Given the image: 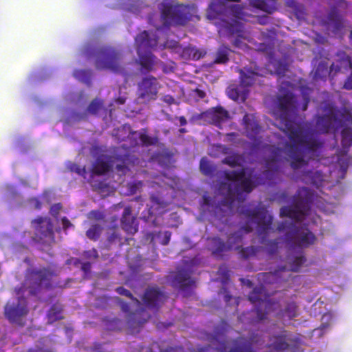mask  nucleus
Returning <instances> with one entry per match:
<instances>
[{"label": "nucleus", "mask_w": 352, "mask_h": 352, "mask_svg": "<svg viewBox=\"0 0 352 352\" xmlns=\"http://www.w3.org/2000/svg\"><path fill=\"white\" fill-rule=\"evenodd\" d=\"M240 90L236 87H230L228 90V96L233 100H238L240 98Z\"/></svg>", "instance_id": "54"}, {"label": "nucleus", "mask_w": 352, "mask_h": 352, "mask_svg": "<svg viewBox=\"0 0 352 352\" xmlns=\"http://www.w3.org/2000/svg\"><path fill=\"white\" fill-rule=\"evenodd\" d=\"M61 222H62V225H63V228L65 230H66L69 228L73 226V224L70 222V221L66 217H64L61 219Z\"/></svg>", "instance_id": "60"}, {"label": "nucleus", "mask_w": 352, "mask_h": 352, "mask_svg": "<svg viewBox=\"0 0 352 352\" xmlns=\"http://www.w3.org/2000/svg\"><path fill=\"white\" fill-rule=\"evenodd\" d=\"M67 168L69 170V171L74 172V173H77L78 175L85 177L87 170H86V168L85 166L80 167L79 165H78L76 163L69 162L67 165Z\"/></svg>", "instance_id": "48"}, {"label": "nucleus", "mask_w": 352, "mask_h": 352, "mask_svg": "<svg viewBox=\"0 0 352 352\" xmlns=\"http://www.w3.org/2000/svg\"><path fill=\"white\" fill-rule=\"evenodd\" d=\"M300 93L303 100V104L301 107V109L302 111H306L307 109L308 104L310 102V94L311 93V89L308 87H301Z\"/></svg>", "instance_id": "46"}, {"label": "nucleus", "mask_w": 352, "mask_h": 352, "mask_svg": "<svg viewBox=\"0 0 352 352\" xmlns=\"http://www.w3.org/2000/svg\"><path fill=\"white\" fill-rule=\"evenodd\" d=\"M245 135L252 140H256L261 131V127L254 114L245 113L243 118Z\"/></svg>", "instance_id": "21"}, {"label": "nucleus", "mask_w": 352, "mask_h": 352, "mask_svg": "<svg viewBox=\"0 0 352 352\" xmlns=\"http://www.w3.org/2000/svg\"><path fill=\"white\" fill-rule=\"evenodd\" d=\"M263 248L262 246H248L241 248L239 251L240 256L243 259H249L256 256L257 254L262 252Z\"/></svg>", "instance_id": "36"}, {"label": "nucleus", "mask_w": 352, "mask_h": 352, "mask_svg": "<svg viewBox=\"0 0 352 352\" xmlns=\"http://www.w3.org/2000/svg\"><path fill=\"white\" fill-rule=\"evenodd\" d=\"M240 214L245 216L246 223L238 231L230 233L228 236L227 243L230 245V250L235 245L241 243L243 239L242 231L250 233L256 228L259 236L265 235L272 229L273 217L268 214L267 210L263 207L241 208Z\"/></svg>", "instance_id": "2"}, {"label": "nucleus", "mask_w": 352, "mask_h": 352, "mask_svg": "<svg viewBox=\"0 0 352 352\" xmlns=\"http://www.w3.org/2000/svg\"><path fill=\"white\" fill-rule=\"evenodd\" d=\"M283 131L292 142L287 143L285 148L292 160L290 166L294 170L307 164L303 151L298 146L309 153H314L322 147L323 143L318 139L314 130L304 128L291 120H285Z\"/></svg>", "instance_id": "1"}, {"label": "nucleus", "mask_w": 352, "mask_h": 352, "mask_svg": "<svg viewBox=\"0 0 352 352\" xmlns=\"http://www.w3.org/2000/svg\"><path fill=\"white\" fill-rule=\"evenodd\" d=\"M257 75L255 72L252 71H248L247 72H244L243 71L241 72V83L244 87H250L255 82V76Z\"/></svg>", "instance_id": "40"}, {"label": "nucleus", "mask_w": 352, "mask_h": 352, "mask_svg": "<svg viewBox=\"0 0 352 352\" xmlns=\"http://www.w3.org/2000/svg\"><path fill=\"white\" fill-rule=\"evenodd\" d=\"M163 25L166 28L170 26H184L192 18L195 12L194 5L182 3H171L162 1L158 6Z\"/></svg>", "instance_id": "4"}, {"label": "nucleus", "mask_w": 352, "mask_h": 352, "mask_svg": "<svg viewBox=\"0 0 352 352\" xmlns=\"http://www.w3.org/2000/svg\"><path fill=\"white\" fill-rule=\"evenodd\" d=\"M151 200L153 204L157 205L160 208L166 206V202L162 198L155 195H151Z\"/></svg>", "instance_id": "55"}, {"label": "nucleus", "mask_w": 352, "mask_h": 352, "mask_svg": "<svg viewBox=\"0 0 352 352\" xmlns=\"http://www.w3.org/2000/svg\"><path fill=\"white\" fill-rule=\"evenodd\" d=\"M341 144L344 152L347 153L349 147L352 145V129L349 127L344 128L341 131Z\"/></svg>", "instance_id": "38"}, {"label": "nucleus", "mask_w": 352, "mask_h": 352, "mask_svg": "<svg viewBox=\"0 0 352 352\" xmlns=\"http://www.w3.org/2000/svg\"><path fill=\"white\" fill-rule=\"evenodd\" d=\"M329 23L333 25L335 30H339L342 27V17L336 8H333L327 17Z\"/></svg>", "instance_id": "35"}, {"label": "nucleus", "mask_w": 352, "mask_h": 352, "mask_svg": "<svg viewBox=\"0 0 352 352\" xmlns=\"http://www.w3.org/2000/svg\"><path fill=\"white\" fill-rule=\"evenodd\" d=\"M272 153L274 156L272 158H269L266 160V166L269 168L273 166V164H276L278 162V157L280 155L281 149L276 148L273 151Z\"/></svg>", "instance_id": "53"}, {"label": "nucleus", "mask_w": 352, "mask_h": 352, "mask_svg": "<svg viewBox=\"0 0 352 352\" xmlns=\"http://www.w3.org/2000/svg\"><path fill=\"white\" fill-rule=\"evenodd\" d=\"M4 314L6 317L12 323H16L21 326L22 317L28 314L27 301L25 298H19L16 302H8L5 306Z\"/></svg>", "instance_id": "14"}, {"label": "nucleus", "mask_w": 352, "mask_h": 352, "mask_svg": "<svg viewBox=\"0 0 352 352\" xmlns=\"http://www.w3.org/2000/svg\"><path fill=\"white\" fill-rule=\"evenodd\" d=\"M283 316L293 318L298 316V306L296 302H287L284 309L281 311Z\"/></svg>", "instance_id": "39"}, {"label": "nucleus", "mask_w": 352, "mask_h": 352, "mask_svg": "<svg viewBox=\"0 0 352 352\" xmlns=\"http://www.w3.org/2000/svg\"><path fill=\"white\" fill-rule=\"evenodd\" d=\"M245 168H241L239 170H225L223 172L224 177L228 181L234 182V183H237L243 179L245 177Z\"/></svg>", "instance_id": "37"}, {"label": "nucleus", "mask_w": 352, "mask_h": 352, "mask_svg": "<svg viewBox=\"0 0 352 352\" xmlns=\"http://www.w3.org/2000/svg\"><path fill=\"white\" fill-rule=\"evenodd\" d=\"M200 170L204 175L208 176L213 173L214 168L208 160L203 157L200 161Z\"/></svg>", "instance_id": "47"}, {"label": "nucleus", "mask_w": 352, "mask_h": 352, "mask_svg": "<svg viewBox=\"0 0 352 352\" xmlns=\"http://www.w3.org/2000/svg\"><path fill=\"white\" fill-rule=\"evenodd\" d=\"M135 42L138 45V52H140L141 48L148 49L156 44L155 41L151 39L149 33L146 30L138 34L135 38Z\"/></svg>", "instance_id": "26"}, {"label": "nucleus", "mask_w": 352, "mask_h": 352, "mask_svg": "<svg viewBox=\"0 0 352 352\" xmlns=\"http://www.w3.org/2000/svg\"><path fill=\"white\" fill-rule=\"evenodd\" d=\"M205 54L206 52L204 51H201L193 46L186 47L181 52L182 58L192 60H199L204 57Z\"/></svg>", "instance_id": "28"}, {"label": "nucleus", "mask_w": 352, "mask_h": 352, "mask_svg": "<svg viewBox=\"0 0 352 352\" xmlns=\"http://www.w3.org/2000/svg\"><path fill=\"white\" fill-rule=\"evenodd\" d=\"M327 65L326 63H320L316 70V73H315V75L316 76H319L320 75V71H327Z\"/></svg>", "instance_id": "62"}, {"label": "nucleus", "mask_w": 352, "mask_h": 352, "mask_svg": "<svg viewBox=\"0 0 352 352\" xmlns=\"http://www.w3.org/2000/svg\"><path fill=\"white\" fill-rule=\"evenodd\" d=\"M289 229L285 233V242L290 248L295 249L305 248L313 245L316 237L309 229L300 228L293 223H287V222L280 223L276 230L279 232Z\"/></svg>", "instance_id": "6"}, {"label": "nucleus", "mask_w": 352, "mask_h": 352, "mask_svg": "<svg viewBox=\"0 0 352 352\" xmlns=\"http://www.w3.org/2000/svg\"><path fill=\"white\" fill-rule=\"evenodd\" d=\"M166 299V295L158 287L146 288L142 297V300L145 307L154 311H157Z\"/></svg>", "instance_id": "16"}, {"label": "nucleus", "mask_w": 352, "mask_h": 352, "mask_svg": "<svg viewBox=\"0 0 352 352\" xmlns=\"http://www.w3.org/2000/svg\"><path fill=\"white\" fill-rule=\"evenodd\" d=\"M350 160H351L350 158H348L347 161H346V162L344 161L341 158L339 159V163L340 164V168H341L342 173H345L346 172L347 168H348V165H349ZM351 160H352V158H351Z\"/></svg>", "instance_id": "58"}, {"label": "nucleus", "mask_w": 352, "mask_h": 352, "mask_svg": "<svg viewBox=\"0 0 352 352\" xmlns=\"http://www.w3.org/2000/svg\"><path fill=\"white\" fill-rule=\"evenodd\" d=\"M118 302L121 309L126 316L127 324L131 328L136 329L140 327L142 324L147 322L150 318V315L144 310H139L135 312L130 311V305L128 302L118 298Z\"/></svg>", "instance_id": "15"}, {"label": "nucleus", "mask_w": 352, "mask_h": 352, "mask_svg": "<svg viewBox=\"0 0 352 352\" xmlns=\"http://www.w3.org/2000/svg\"><path fill=\"white\" fill-rule=\"evenodd\" d=\"M207 122L221 128L223 122L230 118L229 112L221 106L212 107L206 111Z\"/></svg>", "instance_id": "19"}, {"label": "nucleus", "mask_w": 352, "mask_h": 352, "mask_svg": "<svg viewBox=\"0 0 352 352\" xmlns=\"http://www.w3.org/2000/svg\"><path fill=\"white\" fill-rule=\"evenodd\" d=\"M106 327L109 330L116 331L120 329L121 320L118 318H113L111 320L105 319Z\"/></svg>", "instance_id": "49"}, {"label": "nucleus", "mask_w": 352, "mask_h": 352, "mask_svg": "<svg viewBox=\"0 0 352 352\" xmlns=\"http://www.w3.org/2000/svg\"><path fill=\"white\" fill-rule=\"evenodd\" d=\"M208 16L210 19H219L217 25L219 31L228 35L241 36L243 32V23L240 21L243 16V7L239 4L226 6L223 3L212 1L209 5Z\"/></svg>", "instance_id": "3"}, {"label": "nucleus", "mask_w": 352, "mask_h": 352, "mask_svg": "<svg viewBox=\"0 0 352 352\" xmlns=\"http://www.w3.org/2000/svg\"><path fill=\"white\" fill-rule=\"evenodd\" d=\"M170 285L182 292H186L195 286V282L191 278L190 272L185 269L178 270L168 276Z\"/></svg>", "instance_id": "17"}, {"label": "nucleus", "mask_w": 352, "mask_h": 352, "mask_svg": "<svg viewBox=\"0 0 352 352\" xmlns=\"http://www.w3.org/2000/svg\"><path fill=\"white\" fill-rule=\"evenodd\" d=\"M294 99V95L292 93H287L283 96H280L278 97V107L285 116H287L294 110L295 107Z\"/></svg>", "instance_id": "23"}, {"label": "nucleus", "mask_w": 352, "mask_h": 352, "mask_svg": "<svg viewBox=\"0 0 352 352\" xmlns=\"http://www.w3.org/2000/svg\"><path fill=\"white\" fill-rule=\"evenodd\" d=\"M63 310V307L61 304H53L47 314V323L52 324L57 320H62L63 318L62 316Z\"/></svg>", "instance_id": "27"}, {"label": "nucleus", "mask_w": 352, "mask_h": 352, "mask_svg": "<svg viewBox=\"0 0 352 352\" xmlns=\"http://www.w3.org/2000/svg\"><path fill=\"white\" fill-rule=\"evenodd\" d=\"M231 50L224 45H221L217 50L215 58L213 60L214 64H226L229 61V55Z\"/></svg>", "instance_id": "30"}, {"label": "nucleus", "mask_w": 352, "mask_h": 352, "mask_svg": "<svg viewBox=\"0 0 352 352\" xmlns=\"http://www.w3.org/2000/svg\"><path fill=\"white\" fill-rule=\"evenodd\" d=\"M252 189L253 184L250 178L244 177L237 183L230 184L228 187V192L230 197L231 203L235 199H243V192L250 193Z\"/></svg>", "instance_id": "18"}, {"label": "nucleus", "mask_w": 352, "mask_h": 352, "mask_svg": "<svg viewBox=\"0 0 352 352\" xmlns=\"http://www.w3.org/2000/svg\"><path fill=\"white\" fill-rule=\"evenodd\" d=\"M208 249L212 252V254H220L223 252L230 250V245H228L221 239L214 236L209 239Z\"/></svg>", "instance_id": "25"}, {"label": "nucleus", "mask_w": 352, "mask_h": 352, "mask_svg": "<svg viewBox=\"0 0 352 352\" xmlns=\"http://www.w3.org/2000/svg\"><path fill=\"white\" fill-rule=\"evenodd\" d=\"M56 276L54 270L50 267L34 268L28 274L29 293L38 296L45 291L52 289V278Z\"/></svg>", "instance_id": "9"}, {"label": "nucleus", "mask_w": 352, "mask_h": 352, "mask_svg": "<svg viewBox=\"0 0 352 352\" xmlns=\"http://www.w3.org/2000/svg\"><path fill=\"white\" fill-rule=\"evenodd\" d=\"M83 256L87 259H90L91 258H98L99 256L98 251L95 248L85 251L83 252Z\"/></svg>", "instance_id": "57"}, {"label": "nucleus", "mask_w": 352, "mask_h": 352, "mask_svg": "<svg viewBox=\"0 0 352 352\" xmlns=\"http://www.w3.org/2000/svg\"><path fill=\"white\" fill-rule=\"evenodd\" d=\"M289 270L292 272H298L300 267L306 261V258L303 255L302 251L298 253V254L294 257L290 258L288 256Z\"/></svg>", "instance_id": "34"}, {"label": "nucleus", "mask_w": 352, "mask_h": 352, "mask_svg": "<svg viewBox=\"0 0 352 352\" xmlns=\"http://www.w3.org/2000/svg\"><path fill=\"white\" fill-rule=\"evenodd\" d=\"M336 56V61L330 66V74H336L338 72H345L352 69L351 58L344 51H338Z\"/></svg>", "instance_id": "20"}, {"label": "nucleus", "mask_w": 352, "mask_h": 352, "mask_svg": "<svg viewBox=\"0 0 352 352\" xmlns=\"http://www.w3.org/2000/svg\"><path fill=\"white\" fill-rule=\"evenodd\" d=\"M102 228L99 224L92 225L86 232V236L91 240L97 241L100 236Z\"/></svg>", "instance_id": "41"}, {"label": "nucleus", "mask_w": 352, "mask_h": 352, "mask_svg": "<svg viewBox=\"0 0 352 352\" xmlns=\"http://www.w3.org/2000/svg\"><path fill=\"white\" fill-rule=\"evenodd\" d=\"M266 347L274 352H300V339L280 328L269 336Z\"/></svg>", "instance_id": "7"}, {"label": "nucleus", "mask_w": 352, "mask_h": 352, "mask_svg": "<svg viewBox=\"0 0 352 352\" xmlns=\"http://www.w3.org/2000/svg\"><path fill=\"white\" fill-rule=\"evenodd\" d=\"M139 56V64L140 65V71L142 74H147L153 70L155 64L156 57L151 52H146L140 54V52H138Z\"/></svg>", "instance_id": "24"}, {"label": "nucleus", "mask_w": 352, "mask_h": 352, "mask_svg": "<svg viewBox=\"0 0 352 352\" xmlns=\"http://www.w3.org/2000/svg\"><path fill=\"white\" fill-rule=\"evenodd\" d=\"M111 165L101 158H97L91 167V173L96 175H102L110 170Z\"/></svg>", "instance_id": "29"}, {"label": "nucleus", "mask_w": 352, "mask_h": 352, "mask_svg": "<svg viewBox=\"0 0 352 352\" xmlns=\"http://www.w3.org/2000/svg\"><path fill=\"white\" fill-rule=\"evenodd\" d=\"M311 195L307 187L299 188L294 198L293 206H283L280 208L282 217H289L296 221H300L310 210Z\"/></svg>", "instance_id": "8"}, {"label": "nucleus", "mask_w": 352, "mask_h": 352, "mask_svg": "<svg viewBox=\"0 0 352 352\" xmlns=\"http://www.w3.org/2000/svg\"><path fill=\"white\" fill-rule=\"evenodd\" d=\"M160 88V84L157 78L151 75L145 76L138 83L137 99L144 104L155 100Z\"/></svg>", "instance_id": "12"}, {"label": "nucleus", "mask_w": 352, "mask_h": 352, "mask_svg": "<svg viewBox=\"0 0 352 352\" xmlns=\"http://www.w3.org/2000/svg\"><path fill=\"white\" fill-rule=\"evenodd\" d=\"M177 350L182 351L183 348L182 346H170L167 347L165 349H163L160 347L159 343L157 342H153V343L151 344V345L148 347L140 346V352H173Z\"/></svg>", "instance_id": "33"}, {"label": "nucleus", "mask_w": 352, "mask_h": 352, "mask_svg": "<svg viewBox=\"0 0 352 352\" xmlns=\"http://www.w3.org/2000/svg\"><path fill=\"white\" fill-rule=\"evenodd\" d=\"M262 287H255L249 294L248 299L255 306V309L249 313L252 317L250 321L251 324L258 323L265 319L270 307L273 305L271 300L262 298Z\"/></svg>", "instance_id": "11"}, {"label": "nucleus", "mask_w": 352, "mask_h": 352, "mask_svg": "<svg viewBox=\"0 0 352 352\" xmlns=\"http://www.w3.org/2000/svg\"><path fill=\"white\" fill-rule=\"evenodd\" d=\"M228 352H254L252 344L243 339L239 338L234 342V346Z\"/></svg>", "instance_id": "32"}, {"label": "nucleus", "mask_w": 352, "mask_h": 352, "mask_svg": "<svg viewBox=\"0 0 352 352\" xmlns=\"http://www.w3.org/2000/svg\"><path fill=\"white\" fill-rule=\"evenodd\" d=\"M321 109L324 114L318 116L316 120V128L320 133H327L340 125L342 113L333 102H324Z\"/></svg>", "instance_id": "10"}, {"label": "nucleus", "mask_w": 352, "mask_h": 352, "mask_svg": "<svg viewBox=\"0 0 352 352\" xmlns=\"http://www.w3.org/2000/svg\"><path fill=\"white\" fill-rule=\"evenodd\" d=\"M62 206L60 203L55 204L51 206L50 212L52 215H57L60 210Z\"/></svg>", "instance_id": "59"}, {"label": "nucleus", "mask_w": 352, "mask_h": 352, "mask_svg": "<svg viewBox=\"0 0 352 352\" xmlns=\"http://www.w3.org/2000/svg\"><path fill=\"white\" fill-rule=\"evenodd\" d=\"M121 227L128 234H134L138 230V223L135 217L131 215L130 206L124 208L121 219Z\"/></svg>", "instance_id": "22"}, {"label": "nucleus", "mask_w": 352, "mask_h": 352, "mask_svg": "<svg viewBox=\"0 0 352 352\" xmlns=\"http://www.w3.org/2000/svg\"><path fill=\"white\" fill-rule=\"evenodd\" d=\"M35 235L41 243H51L54 241L53 223L50 219L39 217L32 221Z\"/></svg>", "instance_id": "13"}, {"label": "nucleus", "mask_w": 352, "mask_h": 352, "mask_svg": "<svg viewBox=\"0 0 352 352\" xmlns=\"http://www.w3.org/2000/svg\"><path fill=\"white\" fill-rule=\"evenodd\" d=\"M206 111L201 112V113H197L192 116V119L195 120H204L207 122V116H205Z\"/></svg>", "instance_id": "63"}, {"label": "nucleus", "mask_w": 352, "mask_h": 352, "mask_svg": "<svg viewBox=\"0 0 352 352\" xmlns=\"http://www.w3.org/2000/svg\"><path fill=\"white\" fill-rule=\"evenodd\" d=\"M91 265L89 262H85L82 263L81 270L85 273L89 272L91 270Z\"/></svg>", "instance_id": "64"}, {"label": "nucleus", "mask_w": 352, "mask_h": 352, "mask_svg": "<svg viewBox=\"0 0 352 352\" xmlns=\"http://www.w3.org/2000/svg\"><path fill=\"white\" fill-rule=\"evenodd\" d=\"M254 6L268 13H272L274 8L270 7L265 0H255Z\"/></svg>", "instance_id": "51"}, {"label": "nucleus", "mask_w": 352, "mask_h": 352, "mask_svg": "<svg viewBox=\"0 0 352 352\" xmlns=\"http://www.w3.org/2000/svg\"><path fill=\"white\" fill-rule=\"evenodd\" d=\"M74 76L87 85L91 83V72L86 69H76L74 72Z\"/></svg>", "instance_id": "44"}, {"label": "nucleus", "mask_w": 352, "mask_h": 352, "mask_svg": "<svg viewBox=\"0 0 352 352\" xmlns=\"http://www.w3.org/2000/svg\"><path fill=\"white\" fill-rule=\"evenodd\" d=\"M261 243L265 245L262 252L265 251L269 256H272L278 253L280 239H270L265 242L262 239Z\"/></svg>", "instance_id": "31"}, {"label": "nucleus", "mask_w": 352, "mask_h": 352, "mask_svg": "<svg viewBox=\"0 0 352 352\" xmlns=\"http://www.w3.org/2000/svg\"><path fill=\"white\" fill-rule=\"evenodd\" d=\"M103 107V102L98 98L94 99L87 107V111L93 115H96Z\"/></svg>", "instance_id": "45"}, {"label": "nucleus", "mask_w": 352, "mask_h": 352, "mask_svg": "<svg viewBox=\"0 0 352 352\" xmlns=\"http://www.w3.org/2000/svg\"><path fill=\"white\" fill-rule=\"evenodd\" d=\"M139 138L142 144L146 146H155L159 142V139L157 136H150L145 132L140 133Z\"/></svg>", "instance_id": "43"}, {"label": "nucleus", "mask_w": 352, "mask_h": 352, "mask_svg": "<svg viewBox=\"0 0 352 352\" xmlns=\"http://www.w3.org/2000/svg\"><path fill=\"white\" fill-rule=\"evenodd\" d=\"M86 57H94L95 66L98 69H108L114 73L122 74L123 68L120 65L121 53L113 47L102 46L93 49L88 46L84 51Z\"/></svg>", "instance_id": "5"}, {"label": "nucleus", "mask_w": 352, "mask_h": 352, "mask_svg": "<svg viewBox=\"0 0 352 352\" xmlns=\"http://www.w3.org/2000/svg\"><path fill=\"white\" fill-rule=\"evenodd\" d=\"M164 234V237L163 240L162 241L161 243L163 245H166L168 244V243L170 241V236H171V232L169 231H165Z\"/></svg>", "instance_id": "61"}, {"label": "nucleus", "mask_w": 352, "mask_h": 352, "mask_svg": "<svg viewBox=\"0 0 352 352\" xmlns=\"http://www.w3.org/2000/svg\"><path fill=\"white\" fill-rule=\"evenodd\" d=\"M116 291L120 295L128 297L138 304L140 303V301L136 298H135L133 296V295L131 294V292L129 289L124 288V287H118L116 289Z\"/></svg>", "instance_id": "52"}, {"label": "nucleus", "mask_w": 352, "mask_h": 352, "mask_svg": "<svg viewBox=\"0 0 352 352\" xmlns=\"http://www.w3.org/2000/svg\"><path fill=\"white\" fill-rule=\"evenodd\" d=\"M242 159L238 154H232L231 155L226 156L223 160L222 163L226 164L232 168L240 166L241 165Z\"/></svg>", "instance_id": "42"}, {"label": "nucleus", "mask_w": 352, "mask_h": 352, "mask_svg": "<svg viewBox=\"0 0 352 352\" xmlns=\"http://www.w3.org/2000/svg\"><path fill=\"white\" fill-rule=\"evenodd\" d=\"M287 71V66L282 63H279L277 67L276 68V73L280 77H283L285 75Z\"/></svg>", "instance_id": "56"}, {"label": "nucleus", "mask_w": 352, "mask_h": 352, "mask_svg": "<svg viewBox=\"0 0 352 352\" xmlns=\"http://www.w3.org/2000/svg\"><path fill=\"white\" fill-rule=\"evenodd\" d=\"M127 160H128V156L124 155V158L122 159V163L116 164L115 168L118 174L123 175H125L127 173V171L129 170V167L127 166V163H126Z\"/></svg>", "instance_id": "50"}]
</instances>
